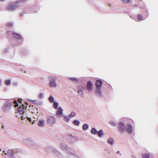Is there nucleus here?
I'll list each match as a JSON object with an SVG mask.
<instances>
[{
	"label": "nucleus",
	"instance_id": "nucleus-1",
	"mask_svg": "<svg viewBox=\"0 0 158 158\" xmlns=\"http://www.w3.org/2000/svg\"><path fill=\"white\" fill-rule=\"evenodd\" d=\"M103 82L101 79H97L95 81V85L96 87L95 90V93L96 96L98 97L102 98V94L101 91V88Z\"/></svg>",
	"mask_w": 158,
	"mask_h": 158
},
{
	"label": "nucleus",
	"instance_id": "nucleus-2",
	"mask_svg": "<svg viewBox=\"0 0 158 158\" xmlns=\"http://www.w3.org/2000/svg\"><path fill=\"white\" fill-rule=\"evenodd\" d=\"M39 6L37 5H35L28 9L26 8L23 11L22 13H20V16L22 17L24 16V14L29 13H36L39 10Z\"/></svg>",
	"mask_w": 158,
	"mask_h": 158
},
{
	"label": "nucleus",
	"instance_id": "nucleus-3",
	"mask_svg": "<svg viewBox=\"0 0 158 158\" xmlns=\"http://www.w3.org/2000/svg\"><path fill=\"white\" fill-rule=\"evenodd\" d=\"M25 0H18L16 1L15 3L12 2L10 4L8 5L6 8V9L9 11H13L15 9L19 7L18 4L21 3L25 2Z\"/></svg>",
	"mask_w": 158,
	"mask_h": 158
},
{
	"label": "nucleus",
	"instance_id": "nucleus-4",
	"mask_svg": "<svg viewBox=\"0 0 158 158\" xmlns=\"http://www.w3.org/2000/svg\"><path fill=\"white\" fill-rule=\"evenodd\" d=\"M46 150L48 153H53L59 158H62L63 156L62 154L55 148L49 147L46 148Z\"/></svg>",
	"mask_w": 158,
	"mask_h": 158
},
{
	"label": "nucleus",
	"instance_id": "nucleus-5",
	"mask_svg": "<svg viewBox=\"0 0 158 158\" xmlns=\"http://www.w3.org/2000/svg\"><path fill=\"white\" fill-rule=\"evenodd\" d=\"M23 142L27 146H32L35 148L37 147L38 146L37 144L34 142L31 138L24 139H23Z\"/></svg>",
	"mask_w": 158,
	"mask_h": 158
},
{
	"label": "nucleus",
	"instance_id": "nucleus-6",
	"mask_svg": "<svg viewBox=\"0 0 158 158\" xmlns=\"http://www.w3.org/2000/svg\"><path fill=\"white\" fill-rule=\"evenodd\" d=\"M12 105V102H6L4 103L3 106L2 107V109L4 112H8L10 111Z\"/></svg>",
	"mask_w": 158,
	"mask_h": 158
},
{
	"label": "nucleus",
	"instance_id": "nucleus-7",
	"mask_svg": "<svg viewBox=\"0 0 158 158\" xmlns=\"http://www.w3.org/2000/svg\"><path fill=\"white\" fill-rule=\"evenodd\" d=\"M47 122L50 126H52L55 123H56V119L53 116H47Z\"/></svg>",
	"mask_w": 158,
	"mask_h": 158
},
{
	"label": "nucleus",
	"instance_id": "nucleus-8",
	"mask_svg": "<svg viewBox=\"0 0 158 158\" xmlns=\"http://www.w3.org/2000/svg\"><path fill=\"white\" fill-rule=\"evenodd\" d=\"M118 130L121 133H123L125 130L126 126L124 123L122 121H120L118 124Z\"/></svg>",
	"mask_w": 158,
	"mask_h": 158
},
{
	"label": "nucleus",
	"instance_id": "nucleus-9",
	"mask_svg": "<svg viewBox=\"0 0 158 158\" xmlns=\"http://www.w3.org/2000/svg\"><path fill=\"white\" fill-rule=\"evenodd\" d=\"M125 130H126L127 132L129 135H131L133 131V128L132 125L130 123H128L126 127Z\"/></svg>",
	"mask_w": 158,
	"mask_h": 158
},
{
	"label": "nucleus",
	"instance_id": "nucleus-10",
	"mask_svg": "<svg viewBox=\"0 0 158 158\" xmlns=\"http://www.w3.org/2000/svg\"><path fill=\"white\" fill-rule=\"evenodd\" d=\"M93 83L90 81H87L86 84V89L89 91L91 92L93 89Z\"/></svg>",
	"mask_w": 158,
	"mask_h": 158
},
{
	"label": "nucleus",
	"instance_id": "nucleus-11",
	"mask_svg": "<svg viewBox=\"0 0 158 158\" xmlns=\"http://www.w3.org/2000/svg\"><path fill=\"white\" fill-rule=\"evenodd\" d=\"M25 107V106L23 104H22L20 106V107H19L17 110V111H16V113H17V111L20 114H24L25 113V111L24 109Z\"/></svg>",
	"mask_w": 158,
	"mask_h": 158
},
{
	"label": "nucleus",
	"instance_id": "nucleus-12",
	"mask_svg": "<svg viewBox=\"0 0 158 158\" xmlns=\"http://www.w3.org/2000/svg\"><path fill=\"white\" fill-rule=\"evenodd\" d=\"M4 154L6 155H7L9 158H12L14 157L15 153L13 151L10 149L8 150L6 152H5Z\"/></svg>",
	"mask_w": 158,
	"mask_h": 158
},
{
	"label": "nucleus",
	"instance_id": "nucleus-13",
	"mask_svg": "<svg viewBox=\"0 0 158 158\" xmlns=\"http://www.w3.org/2000/svg\"><path fill=\"white\" fill-rule=\"evenodd\" d=\"M77 88L78 89V93L80 94L81 96H83L84 95V93L83 91L85 89V87L81 85H78Z\"/></svg>",
	"mask_w": 158,
	"mask_h": 158
},
{
	"label": "nucleus",
	"instance_id": "nucleus-14",
	"mask_svg": "<svg viewBox=\"0 0 158 158\" xmlns=\"http://www.w3.org/2000/svg\"><path fill=\"white\" fill-rule=\"evenodd\" d=\"M57 109V111L56 112V115L57 117H60L62 116L63 114V109L61 107H59Z\"/></svg>",
	"mask_w": 158,
	"mask_h": 158
},
{
	"label": "nucleus",
	"instance_id": "nucleus-15",
	"mask_svg": "<svg viewBox=\"0 0 158 158\" xmlns=\"http://www.w3.org/2000/svg\"><path fill=\"white\" fill-rule=\"evenodd\" d=\"M55 79L52 77V80L49 82V86L51 87H55L56 86V84L55 80Z\"/></svg>",
	"mask_w": 158,
	"mask_h": 158
},
{
	"label": "nucleus",
	"instance_id": "nucleus-16",
	"mask_svg": "<svg viewBox=\"0 0 158 158\" xmlns=\"http://www.w3.org/2000/svg\"><path fill=\"white\" fill-rule=\"evenodd\" d=\"M12 35L14 37L16 38L18 41L22 39L21 35L18 33L13 32Z\"/></svg>",
	"mask_w": 158,
	"mask_h": 158
},
{
	"label": "nucleus",
	"instance_id": "nucleus-17",
	"mask_svg": "<svg viewBox=\"0 0 158 158\" xmlns=\"http://www.w3.org/2000/svg\"><path fill=\"white\" fill-rule=\"evenodd\" d=\"M65 151L67 153L70 155H74V152L73 150L69 147L67 148Z\"/></svg>",
	"mask_w": 158,
	"mask_h": 158
},
{
	"label": "nucleus",
	"instance_id": "nucleus-18",
	"mask_svg": "<svg viewBox=\"0 0 158 158\" xmlns=\"http://www.w3.org/2000/svg\"><path fill=\"white\" fill-rule=\"evenodd\" d=\"M20 51L21 54L23 56L26 55L28 53L27 50L24 48L21 49Z\"/></svg>",
	"mask_w": 158,
	"mask_h": 158
},
{
	"label": "nucleus",
	"instance_id": "nucleus-19",
	"mask_svg": "<svg viewBox=\"0 0 158 158\" xmlns=\"http://www.w3.org/2000/svg\"><path fill=\"white\" fill-rule=\"evenodd\" d=\"M97 135L100 138H102L104 135V133L102 129H100L98 131Z\"/></svg>",
	"mask_w": 158,
	"mask_h": 158
},
{
	"label": "nucleus",
	"instance_id": "nucleus-20",
	"mask_svg": "<svg viewBox=\"0 0 158 158\" xmlns=\"http://www.w3.org/2000/svg\"><path fill=\"white\" fill-rule=\"evenodd\" d=\"M60 147L61 149L65 151L68 147H67V145L64 143H61L60 144Z\"/></svg>",
	"mask_w": 158,
	"mask_h": 158
},
{
	"label": "nucleus",
	"instance_id": "nucleus-21",
	"mask_svg": "<svg viewBox=\"0 0 158 158\" xmlns=\"http://www.w3.org/2000/svg\"><path fill=\"white\" fill-rule=\"evenodd\" d=\"M45 121L44 119L40 120L38 123V126L40 127H43L44 125Z\"/></svg>",
	"mask_w": 158,
	"mask_h": 158
},
{
	"label": "nucleus",
	"instance_id": "nucleus-22",
	"mask_svg": "<svg viewBox=\"0 0 158 158\" xmlns=\"http://www.w3.org/2000/svg\"><path fill=\"white\" fill-rule=\"evenodd\" d=\"M114 140L112 138L110 137L107 140V143L110 145L113 144Z\"/></svg>",
	"mask_w": 158,
	"mask_h": 158
},
{
	"label": "nucleus",
	"instance_id": "nucleus-23",
	"mask_svg": "<svg viewBox=\"0 0 158 158\" xmlns=\"http://www.w3.org/2000/svg\"><path fill=\"white\" fill-rule=\"evenodd\" d=\"M98 131L97 129L94 127H92L91 130V132L93 135H96Z\"/></svg>",
	"mask_w": 158,
	"mask_h": 158
},
{
	"label": "nucleus",
	"instance_id": "nucleus-24",
	"mask_svg": "<svg viewBox=\"0 0 158 158\" xmlns=\"http://www.w3.org/2000/svg\"><path fill=\"white\" fill-rule=\"evenodd\" d=\"M73 124L77 126H78L80 123V121L77 119H75L73 121Z\"/></svg>",
	"mask_w": 158,
	"mask_h": 158
},
{
	"label": "nucleus",
	"instance_id": "nucleus-25",
	"mask_svg": "<svg viewBox=\"0 0 158 158\" xmlns=\"http://www.w3.org/2000/svg\"><path fill=\"white\" fill-rule=\"evenodd\" d=\"M89 127V125L87 123H84L82 126V130L84 131L87 130Z\"/></svg>",
	"mask_w": 158,
	"mask_h": 158
},
{
	"label": "nucleus",
	"instance_id": "nucleus-26",
	"mask_svg": "<svg viewBox=\"0 0 158 158\" xmlns=\"http://www.w3.org/2000/svg\"><path fill=\"white\" fill-rule=\"evenodd\" d=\"M69 80L74 82H78L79 79L75 77H71L69 78Z\"/></svg>",
	"mask_w": 158,
	"mask_h": 158
},
{
	"label": "nucleus",
	"instance_id": "nucleus-27",
	"mask_svg": "<svg viewBox=\"0 0 158 158\" xmlns=\"http://www.w3.org/2000/svg\"><path fill=\"white\" fill-rule=\"evenodd\" d=\"M48 100L51 103H52L55 102L54 98L52 95H51L49 96L48 98Z\"/></svg>",
	"mask_w": 158,
	"mask_h": 158
},
{
	"label": "nucleus",
	"instance_id": "nucleus-28",
	"mask_svg": "<svg viewBox=\"0 0 158 158\" xmlns=\"http://www.w3.org/2000/svg\"><path fill=\"white\" fill-rule=\"evenodd\" d=\"M10 47H8L7 48L4 49L2 50V52L4 54H7L9 52Z\"/></svg>",
	"mask_w": 158,
	"mask_h": 158
},
{
	"label": "nucleus",
	"instance_id": "nucleus-29",
	"mask_svg": "<svg viewBox=\"0 0 158 158\" xmlns=\"http://www.w3.org/2000/svg\"><path fill=\"white\" fill-rule=\"evenodd\" d=\"M53 103V108L56 109H57L59 108L58 106H59V103L58 102H57L56 101H55Z\"/></svg>",
	"mask_w": 158,
	"mask_h": 158
},
{
	"label": "nucleus",
	"instance_id": "nucleus-30",
	"mask_svg": "<svg viewBox=\"0 0 158 158\" xmlns=\"http://www.w3.org/2000/svg\"><path fill=\"white\" fill-rule=\"evenodd\" d=\"M76 113L75 112L72 111L69 114V117L70 118H73L75 116Z\"/></svg>",
	"mask_w": 158,
	"mask_h": 158
},
{
	"label": "nucleus",
	"instance_id": "nucleus-31",
	"mask_svg": "<svg viewBox=\"0 0 158 158\" xmlns=\"http://www.w3.org/2000/svg\"><path fill=\"white\" fill-rule=\"evenodd\" d=\"M150 155L148 153H145L142 154L143 158H149Z\"/></svg>",
	"mask_w": 158,
	"mask_h": 158
},
{
	"label": "nucleus",
	"instance_id": "nucleus-32",
	"mask_svg": "<svg viewBox=\"0 0 158 158\" xmlns=\"http://www.w3.org/2000/svg\"><path fill=\"white\" fill-rule=\"evenodd\" d=\"M43 102L40 100H37L35 104L39 106H42L43 105Z\"/></svg>",
	"mask_w": 158,
	"mask_h": 158
},
{
	"label": "nucleus",
	"instance_id": "nucleus-33",
	"mask_svg": "<svg viewBox=\"0 0 158 158\" xmlns=\"http://www.w3.org/2000/svg\"><path fill=\"white\" fill-rule=\"evenodd\" d=\"M11 81L10 79L6 80L5 81V83L7 85H10L11 84Z\"/></svg>",
	"mask_w": 158,
	"mask_h": 158
},
{
	"label": "nucleus",
	"instance_id": "nucleus-34",
	"mask_svg": "<svg viewBox=\"0 0 158 158\" xmlns=\"http://www.w3.org/2000/svg\"><path fill=\"white\" fill-rule=\"evenodd\" d=\"M64 119L67 123L69 122L70 120L69 118L67 116H64Z\"/></svg>",
	"mask_w": 158,
	"mask_h": 158
},
{
	"label": "nucleus",
	"instance_id": "nucleus-35",
	"mask_svg": "<svg viewBox=\"0 0 158 158\" xmlns=\"http://www.w3.org/2000/svg\"><path fill=\"white\" fill-rule=\"evenodd\" d=\"M38 110V108L34 107V108H33L32 110L31 111L32 113H35V112L37 111V113H38V111H37Z\"/></svg>",
	"mask_w": 158,
	"mask_h": 158
},
{
	"label": "nucleus",
	"instance_id": "nucleus-36",
	"mask_svg": "<svg viewBox=\"0 0 158 158\" xmlns=\"http://www.w3.org/2000/svg\"><path fill=\"white\" fill-rule=\"evenodd\" d=\"M137 17L139 20H143V16L140 14H138L137 15Z\"/></svg>",
	"mask_w": 158,
	"mask_h": 158
},
{
	"label": "nucleus",
	"instance_id": "nucleus-37",
	"mask_svg": "<svg viewBox=\"0 0 158 158\" xmlns=\"http://www.w3.org/2000/svg\"><path fill=\"white\" fill-rule=\"evenodd\" d=\"M109 123L112 126L114 127L116 126L117 125V124L116 123L113 121H110L109 122Z\"/></svg>",
	"mask_w": 158,
	"mask_h": 158
},
{
	"label": "nucleus",
	"instance_id": "nucleus-38",
	"mask_svg": "<svg viewBox=\"0 0 158 158\" xmlns=\"http://www.w3.org/2000/svg\"><path fill=\"white\" fill-rule=\"evenodd\" d=\"M14 106L15 108L19 107V105L16 100H14Z\"/></svg>",
	"mask_w": 158,
	"mask_h": 158
},
{
	"label": "nucleus",
	"instance_id": "nucleus-39",
	"mask_svg": "<svg viewBox=\"0 0 158 158\" xmlns=\"http://www.w3.org/2000/svg\"><path fill=\"white\" fill-rule=\"evenodd\" d=\"M13 25V23H8L6 24V26L7 27H10Z\"/></svg>",
	"mask_w": 158,
	"mask_h": 158
},
{
	"label": "nucleus",
	"instance_id": "nucleus-40",
	"mask_svg": "<svg viewBox=\"0 0 158 158\" xmlns=\"http://www.w3.org/2000/svg\"><path fill=\"white\" fill-rule=\"evenodd\" d=\"M27 100L31 102L33 104H36V102L37 101L36 100H31L29 99H27Z\"/></svg>",
	"mask_w": 158,
	"mask_h": 158
},
{
	"label": "nucleus",
	"instance_id": "nucleus-41",
	"mask_svg": "<svg viewBox=\"0 0 158 158\" xmlns=\"http://www.w3.org/2000/svg\"><path fill=\"white\" fill-rule=\"evenodd\" d=\"M123 1L124 3L129 4L131 0H123Z\"/></svg>",
	"mask_w": 158,
	"mask_h": 158
},
{
	"label": "nucleus",
	"instance_id": "nucleus-42",
	"mask_svg": "<svg viewBox=\"0 0 158 158\" xmlns=\"http://www.w3.org/2000/svg\"><path fill=\"white\" fill-rule=\"evenodd\" d=\"M43 94L42 93H40L38 96V98L40 99H41L43 98Z\"/></svg>",
	"mask_w": 158,
	"mask_h": 158
},
{
	"label": "nucleus",
	"instance_id": "nucleus-43",
	"mask_svg": "<svg viewBox=\"0 0 158 158\" xmlns=\"http://www.w3.org/2000/svg\"><path fill=\"white\" fill-rule=\"evenodd\" d=\"M104 150L105 151H106V152H107L109 153L110 154V151L109 149L108 148H105Z\"/></svg>",
	"mask_w": 158,
	"mask_h": 158
},
{
	"label": "nucleus",
	"instance_id": "nucleus-44",
	"mask_svg": "<svg viewBox=\"0 0 158 158\" xmlns=\"http://www.w3.org/2000/svg\"><path fill=\"white\" fill-rule=\"evenodd\" d=\"M137 2L139 5L140 6H142L143 5V3L142 2H140L139 1H138Z\"/></svg>",
	"mask_w": 158,
	"mask_h": 158
},
{
	"label": "nucleus",
	"instance_id": "nucleus-45",
	"mask_svg": "<svg viewBox=\"0 0 158 158\" xmlns=\"http://www.w3.org/2000/svg\"><path fill=\"white\" fill-rule=\"evenodd\" d=\"M26 118L28 119V120L29 122H32V119L31 118L29 117L28 116H27Z\"/></svg>",
	"mask_w": 158,
	"mask_h": 158
},
{
	"label": "nucleus",
	"instance_id": "nucleus-46",
	"mask_svg": "<svg viewBox=\"0 0 158 158\" xmlns=\"http://www.w3.org/2000/svg\"><path fill=\"white\" fill-rule=\"evenodd\" d=\"M71 137L73 138V140H76L77 139V137L74 136L72 135H71Z\"/></svg>",
	"mask_w": 158,
	"mask_h": 158
},
{
	"label": "nucleus",
	"instance_id": "nucleus-47",
	"mask_svg": "<svg viewBox=\"0 0 158 158\" xmlns=\"http://www.w3.org/2000/svg\"><path fill=\"white\" fill-rule=\"evenodd\" d=\"M22 99L21 98L18 99V101L20 103H22Z\"/></svg>",
	"mask_w": 158,
	"mask_h": 158
},
{
	"label": "nucleus",
	"instance_id": "nucleus-48",
	"mask_svg": "<svg viewBox=\"0 0 158 158\" xmlns=\"http://www.w3.org/2000/svg\"><path fill=\"white\" fill-rule=\"evenodd\" d=\"M120 153V151H117V152H116V153H117V154H120V156H121V155H122V154H121V153Z\"/></svg>",
	"mask_w": 158,
	"mask_h": 158
},
{
	"label": "nucleus",
	"instance_id": "nucleus-49",
	"mask_svg": "<svg viewBox=\"0 0 158 158\" xmlns=\"http://www.w3.org/2000/svg\"><path fill=\"white\" fill-rule=\"evenodd\" d=\"M13 85H17V83L16 82H14L13 83Z\"/></svg>",
	"mask_w": 158,
	"mask_h": 158
},
{
	"label": "nucleus",
	"instance_id": "nucleus-50",
	"mask_svg": "<svg viewBox=\"0 0 158 158\" xmlns=\"http://www.w3.org/2000/svg\"><path fill=\"white\" fill-rule=\"evenodd\" d=\"M31 122H32L31 124H33L34 123H35V120H34L32 121Z\"/></svg>",
	"mask_w": 158,
	"mask_h": 158
},
{
	"label": "nucleus",
	"instance_id": "nucleus-51",
	"mask_svg": "<svg viewBox=\"0 0 158 158\" xmlns=\"http://www.w3.org/2000/svg\"><path fill=\"white\" fill-rule=\"evenodd\" d=\"M21 119L22 120H23V116H21Z\"/></svg>",
	"mask_w": 158,
	"mask_h": 158
},
{
	"label": "nucleus",
	"instance_id": "nucleus-52",
	"mask_svg": "<svg viewBox=\"0 0 158 158\" xmlns=\"http://www.w3.org/2000/svg\"><path fill=\"white\" fill-rule=\"evenodd\" d=\"M2 2H4L6 1V0H0Z\"/></svg>",
	"mask_w": 158,
	"mask_h": 158
},
{
	"label": "nucleus",
	"instance_id": "nucleus-53",
	"mask_svg": "<svg viewBox=\"0 0 158 158\" xmlns=\"http://www.w3.org/2000/svg\"><path fill=\"white\" fill-rule=\"evenodd\" d=\"M134 6L135 7H137V6H138V5L137 4H135Z\"/></svg>",
	"mask_w": 158,
	"mask_h": 158
},
{
	"label": "nucleus",
	"instance_id": "nucleus-54",
	"mask_svg": "<svg viewBox=\"0 0 158 158\" xmlns=\"http://www.w3.org/2000/svg\"><path fill=\"white\" fill-rule=\"evenodd\" d=\"M1 82H2V80H1V79L0 78V85H1Z\"/></svg>",
	"mask_w": 158,
	"mask_h": 158
},
{
	"label": "nucleus",
	"instance_id": "nucleus-55",
	"mask_svg": "<svg viewBox=\"0 0 158 158\" xmlns=\"http://www.w3.org/2000/svg\"><path fill=\"white\" fill-rule=\"evenodd\" d=\"M4 128V125L3 124H2V128Z\"/></svg>",
	"mask_w": 158,
	"mask_h": 158
},
{
	"label": "nucleus",
	"instance_id": "nucleus-56",
	"mask_svg": "<svg viewBox=\"0 0 158 158\" xmlns=\"http://www.w3.org/2000/svg\"><path fill=\"white\" fill-rule=\"evenodd\" d=\"M25 103L27 105H28V103L27 102H25Z\"/></svg>",
	"mask_w": 158,
	"mask_h": 158
},
{
	"label": "nucleus",
	"instance_id": "nucleus-57",
	"mask_svg": "<svg viewBox=\"0 0 158 158\" xmlns=\"http://www.w3.org/2000/svg\"><path fill=\"white\" fill-rule=\"evenodd\" d=\"M34 107H34V106H33V105H32L31 107V108H32V109H33V108H34Z\"/></svg>",
	"mask_w": 158,
	"mask_h": 158
},
{
	"label": "nucleus",
	"instance_id": "nucleus-58",
	"mask_svg": "<svg viewBox=\"0 0 158 158\" xmlns=\"http://www.w3.org/2000/svg\"><path fill=\"white\" fill-rule=\"evenodd\" d=\"M32 105H29V107L31 108Z\"/></svg>",
	"mask_w": 158,
	"mask_h": 158
},
{
	"label": "nucleus",
	"instance_id": "nucleus-59",
	"mask_svg": "<svg viewBox=\"0 0 158 158\" xmlns=\"http://www.w3.org/2000/svg\"><path fill=\"white\" fill-rule=\"evenodd\" d=\"M27 106H25V108L26 109H27Z\"/></svg>",
	"mask_w": 158,
	"mask_h": 158
},
{
	"label": "nucleus",
	"instance_id": "nucleus-60",
	"mask_svg": "<svg viewBox=\"0 0 158 158\" xmlns=\"http://www.w3.org/2000/svg\"><path fill=\"white\" fill-rule=\"evenodd\" d=\"M132 158H136L135 156H132Z\"/></svg>",
	"mask_w": 158,
	"mask_h": 158
},
{
	"label": "nucleus",
	"instance_id": "nucleus-61",
	"mask_svg": "<svg viewBox=\"0 0 158 158\" xmlns=\"http://www.w3.org/2000/svg\"><path fill=\"white\" fill-rule=\"evenodd\" d=\"M111 6V4H109V6Z\"/></svg>",
	"mask_w": 158,
	"mask_h": 158
},
{
	"label": "nucleus",
	"instance_id": "nucleus-62",
	"mask_svg": "<svg viewBox=\"0 0 158 158\" xmlns=\"http://www.w3.org/2000/svg\"><path fill=\"white\" fill-rule=\"evenodd\" d=\"M4 90L5 91H6V88H5L4 89Z\"/></svg>",
	"mask_w": 158,
	"mask_h": 158
},
{
	"label": "nucleus",
	"instance_id": "nucleus-63",
	"mask_svg": "<svg viewBox=\"0 0 158 158\" xmlns=\"http://www.w3.org/2000/svg\"><path fill=\"white\" fill-rule=\"evenodd\" d=\"M140 8L142 9H144V8H143V7H141Z\"/></svg>",
	"mask_w": 158,
	"mask_h": 158
},
{
	"label": "nucleus",
	"instance_id": "nucleus-64",
	"mask_svg": "<svg viewBox=\"0 0 158 158\" xmlns=\"http://www.w3.org/2000/svg\"><path fill=\"white\" fill-rule=\"evenodd\" d=\"M3 152L4 153H5V152H5V151H3Z\"/></svg>",
	"mask_w": 158,
	"mask_h": 158
}]
</instances>
